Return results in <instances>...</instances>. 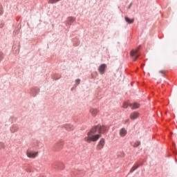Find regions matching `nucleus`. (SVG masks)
I'll return each mask as SVG.
<instances>
[{"label": "nucleus", "instance_id": "f257e3e1", "mask_svg": "<svg viewBox=\"0 0 177 177\" xmlns=\"http://www.w3.org/2000/svg\"><path fill=\"white\" fill-rule=\"evenodd\" d=\"M107 131L106 126H96L93 127L90 131L87 133V136L84 138L85 142L91 143V142H96L102 135L96 133H104Z\"/></svg>", "mask_w": 177, "mask_h": 177}, {"label": "nucleus", "instance_id": "f03ea898", "mask_svg": "<svg viewBox=\"0 0 177 177\" xmlns=\"http://www.w3.org/2000/svg\"><path fill=\"white\" fill-rule=\"evenodd\" d=\"M26 156L28 157V158H35L38 157V151L28 150L26 151Z\"/></svg>", "mask_w": 177, "mask_h": 177}, {"label": "nucleus", "instance_id": "7ed1b4c3", "mask_svg": "<svg viewBox=\"0 0 177 177\" xmlns=\"http://www.w3.org/2000/svg\"><path fill=\"white\" fill-rule=\"evenodd\" d=\"M131 56L134 62L138 59L139 55V48H136V50H133L131 52Z\"/></svg>", "mask_w": 177, "mask_h": 177}, {"label": "nucleus", "instance_id": "20e7f679", "mask_svg": "<svg viewBox=\"0 0 177 177\" xmlns=\"http://www.w3.org/2000/svg\"><path fill=\"white\" fill-rule=\"evenodd\" d=\"M104 145H106V140L104 138H101L97 145V150H102L104 147Z\"/></svg>", "mask_w": 177, "mask_h": 177}, {"label": "nucleus", "instance_id": "39448f33", "mask_svg": "<svg viewBox=\"0 0 177 177\" xmlns=\"http://www.w3.org/2000/svg\"><path fill=\"white\" fill-rule=\"evenodd\" d=\"M127 133H128V131H127L125 128H122L119 131L120 138H125V136H127Z\"/></svg>", "mask_w": 177, "mask_h": 177}, {"label": "nucleus", "instance_id": "423d86ee", "mask_svg": "<svg viewBox=\"0 0 177 177\" xmlns=\"http://www.w3.org/2000/svg\"><path fill=\"white\" fill-rule=\"evenodd\" d=\"M106 68H107V65H106V64H101L98 68L100 73L102 75L104 74V70H106Z\"/></svg>", "mask_w": 177, "mask_h": 177}, {"label": "nucleus", "instance_id": "0eeeda50", "mask_svg": "<svg viewBox=\"0 0 177 177\" xmlns=\"http://www.w3.org/2000/svg\"><path fill=\"white\" fill-rule=\"evenodd\" d=\"M90 113L93 117H96V115H97V113H99V110L96 109H91Z\"/></svg>", "mask_w": 177, "mask_h": 177}, {"label": "nucleus", "instance_id": "6e6552de", "mask_svg": "<svg viewBox=\"0 0 177 177\" xmlns=\"http://www.w3.org/2000/svg\"><path fill=\"white\" fill-rule=\"evenodd\" d=\"M138 117H139V113L138 112H133L130 115L131 120H136Z\"/></svg>", "mask_w": 177, "mask_h": 177}, {"label": "nucleus", "instance_id": "1a4fd4ad", "mask_svg": "<svg viewBox=\"0 0 177 177\" xmlns=\"http://www.w3.org/2000/svg\"><path fill=\"white\" fill-rule=\"evenodd\" d=\"M125 20H126L127 23H128V24H132V23H133V21H135V19H131L127 17H125Z\"/></svg>", "mask_w": 177, "mask_h": 177}, {"label": "nucleus", "instance_id": "9d476101", "mask_svg": "<svg viewBox=\"0 0 177 177\" xmlns=\"http://www.w3.org/2000/svg\"><path fill=\"white\" fill-rule=\"evenodd\" d=\"M139 167V165H135L132 167V168L130 169V173L132 174V172H134V171H136V169Z\"/></svg>", "mask_w": 177, "mask_h": 177}, {"label": "nucleus", "instance_id": "9b49d317", "mask_svg": "<svg viewBox=\"0 0 177 177\" xmlns=\"http://www.w3.org/2000/svg\"><path fill=\"white\" fill-rule=\"evenodd\" d=\"M66 129H68V131H73L74 130V126L71 125V124H68L66 126Z\"/></svg>", "mask_w": 177, "mask_h": 177}, {"label": "nucleus", "instance_id": "f8f14e48", "mask_svg": "<svg viewBox=\"0 0 177 177\" xmlns=\"http://www.w3.org/2000/svg\"><path fill=\"white\" fill-rule=\"evenodd\" d=\"M140 106L138 103L135 102L133 104L132 109H139Z\"/></svg>", "mask_w": 177, "mask_h": 177}, {"label": "nucleus", "instance_id": "ddd939ff", "mask_svg": "<svg viewBox=\"0 0 177 177\" xmlns=\"http://www.w3.org/2000/svg\"><path fill=\"white\" fill-rule=\"evenodd\" d=\"M60 0H50L49 3H56V2H59Z\"/></svg>", "mask_w": 177, "mask_h": 177}, {"label": "nucleus", "instance_id": "4468645a", "mask_svg": "<svg viewBox=\"0 0 177 177\" xmlns=\"http://www.w3.org/2000/svg\"><path fill=\"white\" fill-rule=\"evenodd\" d=\"M123 107H124V109H127L128 108V104L124 103L123 104Z\"/></svg>", "mask_w": 177, "mask_h": 177}, {"label": "nucleus", "instance_id": "2eb2a0df", "mask_svg": "<svg viewBox=\"0 0 177 177\" xmlns=\"http://www.w3.org/2000/svg\"><path fill=\"white\" fill-rule=\"evenodd\" d=\"M80 82H81V80L80 79L76 80L77 85H80Z\"/></svg>", "mask_w": 177, "mask_h": 177}, {"label": "nucleus", "instance_id": "dca6fc26", "mask_svg": "<svg viewBox=\"0 0 177 177\" xmlns=\"http://www.w3.org/2000/svg\"><path fill=\"white\" fill-rule=\"evenodd\" d=\"M160 74H165V71H160Z\"/></svg>", "mask_w": 177, "mask_h": 177}, {"label": "nucleus", "instance_id": "f3484780", "mask_svg": "<svg viewBox=\"0 0 177 177\" xmlns=\"http://www.w3.org/2000/svg\"><path fill=\"white\" fill-rule=\"evenodd\" d=\"M0 15H3V10H0Z\"/></svg>", "mask_w": 177, "mask_h": 177}, {"label": "nucleus", "instance_id": "a211bd4d", "mask_svg": "<svg viewBox=\"0 0 177 177\" xmlns=\"http://www.w3.org/2000/svg\"><path fill=\"white\" fill-rule=\"evenodd\" d=\"M136 146H139V145H140V142H139V141H138L137 142H136Z\"/></svg>", "mask_w": 177, "mask_h": 177}, {"label": "nucleus", "instance_id": "6ab92c4d", "mask_svg": "<svg viewBox=\"0 0 177 177\" xmlns=\"http://www.w3.org/2000/svg\"><path fill=\"white\" fill-rule=\"evenodd\" d=\"M0 60H2V54L0 53Z\"/></svg>", "mask_w": 177, "mask_h": 177}, {"label": "nucleus", "instance_id": "aec40b11", "mask_svg": "<svg viewBox=\"0 0 177 177\" xmlns=\"http://www.w3.org/2000/svg\"><path fill=\"white\" fill-rule=\"evenodd\" d=\"M128 121H129V120H126V122H128Z\"/></svg>", "mask_w": 177, "mask_h": 177}]
</instances>
